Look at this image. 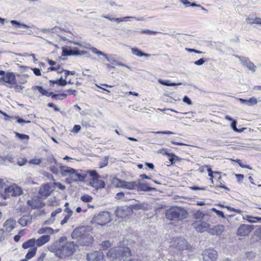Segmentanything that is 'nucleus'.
Masks as SVG:
<instances>
[{
  "label": "nucleus",
  "mask_w": 261,
  "mask_h": 261,
  "mask_svg": "<svg viewBox=\"0 0 261 261\" xmlns=\"http://www.w3.org/2000/svg\"><path fill=\"white\" fill-rule=\"evenodd\" d=\"M249 232V229H238L237 234L241 236H245Z\"/></svg>",
  "instance_id": "51"
},
{
  "label": "nucleus",
  "mask_w": 261,
  "mask_h": 261,
  "mask_svg": "<svg viewBox=\"0 0 261 261\" xmlns=\"http://www.w3.org/2000/svg\"><path fill=\"white\" fill-rule=\"evenodd\" d=\"M58 231V229L56 230H54V229H39L38 233L39 234L47 233L51 234L57 232Z\"/></svg>",
  "instance_id": "44"
},
{
  "label": "nucleus",
  "mask_w": 261,
  "mask_h": 261,
  "mask_svg": "<svg viewBox=\"0 0 261 261\" xmlns=\"http://www.w3.org/2000/svg\"><path fill=\"white\" fill-rule=\"evenodd\" d=\"M90 50L95 54L98 55V56H103L107 61L110 62L112 64H116V62L117 61L115 59H112L109 58H108V55L106 54L105 53L102 52L101 51L98 50L95 47H92L90 48Z\"/></svg>",
  "instance_id": "20"
},
{
  "label": "nucleus",
  "mask_w": 261,
  "mask_h": 261,
  "mask_svg": "<svg viewBox=\"0 0 261 261\" xmlns=\"http://www.w3.org/2000/svg\"><path fill=\"white\" fill-rule=\"evenodd\" d=\"M176 248L179 250H188L191 248L190 245L188 244L186 240L182 238H178L176 241Z\"/></svg>",
  "instance_id": "18"
},
{
  "label": "nucleus",
  "mask_w": 261,
  "mask_h": 261,
  "mask_svg": "<svg viewBox=\"0 0 261 261\" xmlns=\"http://www.w3.org/2000/svg\"><path fill=\"white\" fill-rule=\"evenodd\" d=\"M133 213L130 206L118 207L115 211L116 216L117 217L125 218Z\"/></svg>",
  "instance_id": "10"
},
{
  "label": "nucleus",
  "mask_w": 261,
  "mask_h": 261,
  "mask_svg": "<svg viewBox=\"0 0 261 261\" xmlns=\"http://www.w3.org/2000/svg\"><path fill=\"white\" fill-rule=\"evenodd\" d=\"M48 71H57L58 73H61L64 69L61 68V65H58L57 67H49L48 68Z\"/></svg>",
  "instance_id": "45"
},
{
  "label": "nucleus",
  "mask_w": 261,
  "mask_h": 261,
  "mask_svg": "<svg viewBox=\"0 0 261 261\" xmlns=\"http://www.w3.org/2000/svg\"><path fill=\"white\" fill-rule=\"evenodd\" d=\"M152 133L155 134H164V135H171V134H174L175 133L169 131V130H166V131H157V132H152Z\"/></svg>",
  "instance_id": "57"
},
{
  "label": "nucleus",
  "mask_w": 261,
  "mask_h": 261,
  "mask_svg": "<svg viewBox=\"0 0 261 261\" xmlns=\"http://www.w3.org/2000/svg\"><path fill=\"white\" fill-rule=\"evenodd\" d=\"M1 83H6L9 84H16V77L13 72H7L4 76L0 78Z\"/></svg>",
  "instance_id": "12"
},
{
  "label": "nucleus",
  "mask_w": 261,
  "mask_h": 261,
  "mask_svg": "<svg viewBox=\"0 0 261 261\" xmlns=\"http://www.w3.org/2000/svg\"><path fill=\"white\" fill-rule=\"evenodd\" d=\"M103 253L99 251H95L94 252L87 254L88 261H99L103 258Z\"/></svg>",
  "instance_id": "17"
},
{
  "label": "nucleus",
  "mask_w": 261,
  "mask_h": 261,
  "mask_svg": "<svg viewBox=\"0 0 261 261\" xmlns=\"http://www.w3.org/2000/svg\"><path fill=\"white\" fill-rule=\"evenodd\" d=\"M59 166L60 169L61 173L63 176H66L68 174L70 176L71 173H73L75 171V169L70 167H65L61 164H59Z\"/></svg>",
  "instance_id": "24"
},
{
  "label": "nucleus",
  "mask_w": 261,
  "mask_h": 261,
  "mask_svg": "<svg viewBox=\"0 0 261 261\" xmlns=\"http://www.w3.org/2000/svg\"><path fill=\"white\" fill-rule=\"evenodd\" d=\"M125 194V192H120L116 194V198L118 199L123 201Z\"/></svg>",
  "instance_id": "61"
},
{
  "label": "nucleus",
  "mask_w": 261,
  "mask_h": 261,
  "mask_svg": "<svg viewBox=\"0 0 261 261\" xmlns=\"http://www.w3.org/2000/svg\"><path fill=\"white\" fill-rule=\"evenodd\" d=\"M27 204L34 210L42 208L45 205V203L39 198L33 200H28Z\"/></svg>",
  "instance_id": "13"
},
{
  "label": "nucleus",
  "mask_w": 261,
  "mask_h": 261,
  "mask_svg": "<svg viewBox=\"0 0 261 261\" xmlns=\"http://www.w3.org/2000/svg\"><path fill=\"white\" fill-rule=\"evenodd\" d=\"M202 255L203 261H216L218 258L217 251L213 249L204 250Z\"/></svg>",
  "instance_id": "9"
},
{
  "label": "nucleus",
  "mask_w": 261,
  "mask_h": 261,
  "mask_svg": "<svg viewBox=\"0 0 261 261\" xmlns=\"http://www.w3.org/2000/svg\"><path fill=\"white\" fill-rule=\"evenodd\" d=\"M130 255V251L129 248L119 245L117 247H113L109 250L107 256L110 259L117 258L123 256Z\"/></svg>",
  "instance_id": "3"
},
{
  "label": "nucleus",
  "mask_w": 261,
  "mask_h": 261,
  "mask_svg": "<svg viewBox=\"0 0 261 261\" xmlns=\"http://www.w3.org/2000/svg\"><path fill=\"white\" fill-rule=\"evenodd\" d=\"M180 2L184 5L186 6V7H200V5H198L195 3H191L188 0H180Z\"/></svg>",
  "instance_id": "38"
},
{
  "label": "nucleus",
  "mask_w": 261,
  "mask_h": 261,
  "mask_svg": "<svg viewBox=\"0 0 261 261\" xmlns=\"http://www.w3.org/2000/svg\"><path fill=\"white\" fill-rule=\"evenodd\" d=\"M11 23L15 26L16 28H30L31 27L28 25L27 24H25L24 23H21L20 21L16 20H12L11 21Z\"/></svg>",
  "instance_id": "35"
},
{
  "label": "nucleus",
  "mask_w": 261,
  "mask_h": 261,
  "mask_svg": "<svg viewBox=\"0 0 261 261\" xmlns=\"http://www.w3.org/2000/svg\"><path fill=\"white\" fill-rule=\"evenodd\" d=\"M166 217L170 220H181L188 216L187 211L182 207L175 206L172 207L166 212Z\"/></svg>",
  "instance_id": "2"
},
{
  "label": "nucleus",
  "mask_w": 261,
  "mask_h": 261,
  "mask_svg": "<svg viewBox=\"0 0 261 261\" xmlns=\"http://www.w3.org/2000/svg\"><path fill=\"white\" fill-rule=\"evenodd\" d=\"M11 23L15 26L16 28H30L31 27L28 25L27 24H25L24 23H21L20 21L16 20H12L11 21Z\"/></svg>",
  "instance_id": "34"
},
{
  "label": "nucleus",
  "mask_w": 261,
  "mask_h": 261,
  "mask_svg": "<svg viewBox=\"0 0 261 261\" xmlns=\"http://www.w3.org/2000/svg\"><path fill=\"white\" fill-rule=\"evenodd\" d=\"M49 82L51 86H53L55 84H57L60 86L64 87L67 84V81H66V79H63L62 77H61L59 79L57 80H50Z\"/></svg>",
  "instance_id": "29"
},
{
  "label": "nucleus",
  "mask_w": 261,
  "mask_h": 261,
  "mask_svg": "<svg viewBox=\"0 0 261 261\" xmlns=\"http://www.w3.org/2000/svg\"><path fill=\"white\" fill-rule=\"evenodd\" d=\"M15 118L16 119L17 122L18 123H29L31 122V121L25 120L19 116H15Z\"/></svg>",
  "instance_id": "52"
},
{
  "label": "nucleus",
  "mask_w": 261,
  "mask_h": 261,
  "mask_svg": "<svg viewBox=\"0 0 261 261\" xmlns=\"http://www.w3.org/2000/svg\"><path fill=\"white\" fill-rule=\"evenodd\" d=\"M33 90H37L43 96L47 97L50 96L51 98L56 100H62L65 98L67 95L66 93L55 94L53 92H48L46 89H44L41 86H35L32 87Z\"/></svg>",
  "instance_id": "6"
},
{
  "label": "nucleus",
  "mask_w": 261,
  "mask_h": 261,
  "mask_svg": "<svg viewBox=\"0 0 261 261\" xmlns=\"http://www.w3.org/2000/svg\"><path fill=\"white\" fill-rule=\"evenodd\" d=\"M93 240V237L87 233V232L85 231H84L83 237H82V239L80 240V243L83 246H89L92 243Z\"/></svg>",
  "instance_id": "19"
},
{
  "label": "nucleus",
  "mask_w": 261,
  "mask_h": 261,
  "mask_svg": "<svg viewBox=\"0 0 261 261\" xmlns=\"http://www.w3.org/2000/svg\"><path fill=\"white\" fill-rule=\"evenodd\" d=\"M208 61V59H205L204 58H201L195 62H194V64L196 65L200 66L202 65L205 62Z\"/></svg>",
  "instance_id": "55"
},
{
  "label": "nucleus",
  "mask_w": 261,
  "mask_h": 261,
  "mask_svg": "<svg viewBox=\"0 0 261 261\" xmlns=\"http://www.w3.org/2000/svg\"><path fill=\"white\" fill-rule=\"evenodd\" d=\"M84 231L85 230L83 229H74L71 234L72 239H78L80 241L83 237Z\"/></svg>",
  "instance_id": "32"
},
{
  "label": "nucleus",
  "mask_w": 261,
  "mask_h": 261,
  "mask_svg": "<svg viewBox=\"0 0 261 261\" xmlns=\"http://www.w3.org/2000/svg\"><path fill=\"white\" fill-rule=\"evenodd\" d=\"M168 156H169V161L171 164H174L176 161H179L180 160L178 156L173 153H170Z\"/></svg>",
  "instance_id": "39"
},
{
  "label": "nucleus",
  "mask_w": 261,
  "mask_h": 261,
  "mask_svg": "<svg viewBox=\"0 0 261 261\" xmlns=\"http://www.w3.org/2000/svg\"><path fill=\"white\" fill-rule=\"evenodd\" d=\"M117 180L119 182V184L117 185V186L127 189H134L136 188L137 186L136 181L127 182L119 179H117Z\"/></svg>",
  "instance_id": "16"
},
{
  "label": "nucleus",
  "mask_w": 261,
  "mask_h": 261,
  "mask_svg": "<svg viewBox=\"0 0 261 261\" xmlns=\"http://www.w3.org/2000/svg\"><path fill=\"white\" fill-rule=\"evenodd\" d=\"M4 162H9L10 163H13L14 162V159L12 155H7L4 156L2 158Z\"/></svg>",
  "instance_id": "48"
},
{
  "label": "nucleus",
  "mask_w": 261,
  "mask_h": 261,
  "mask_svg": "<svg viewBox=\"0 0 261 261\" xmlns=\"http://www.w3.org/2000/svg\"><path fill=\"white\" fill-rule=\"evenodd\" d=\"M35 243L36 242L35 239H31L24 243L22 245V247L24 249H28L29 248L33 247Z\"/></svg>",
  "instance_id": "36"
},
{
  "label": "nucleus",
  "mask_w": 261,
  "mask_h": 261,
  "mask_svg": "<svg viewBox=\"0 0 261 261\" xmlns=\"http://www.w3.org/2000/svg\"><path fill=\"white\" fill-rule=\"evenodd\" d=\"M47 106L49 108H54V110L56 112H59L60 111V109L53 102H49L47 104Z\"/></svg>",
  "instance_id": "63"
},
{
  "label": "nucleus",
  "mask_w": 261,
  "mask_h": 261,
  "mask_svg": "<svg viewBox=\"0 0 261 261\" xmlns=\"http://www.w3.org/2000/svg\"><path fill=\"white\" fill-rule=\"evenodd\" d=\"M112 220L110 213L102 212L95 216L92 220V223L95 226H103L106 225Z\"/></svg>",
  "instance_id": "4"
},
{
  "label": "nucleus",
  "mask_w": 261,
  "mask_h": 261,
  "mask_svg": "<svg viewBox=\"0 0 261 261\" xmlns=\"http://www.w3.org/2000/svg\"><path fill=\"white\" fill-rule=\"evenodd\" d=\"M32 217L30 215H24L18 220V223L21 227L28 226L32 223Z\"/></svg>",
  "instance_id": "22"
},
{
  "label": "nucleus",
  "mask_w": 261,
  "mask_h": 261,
  "mask_svg": "<svg viewBox=\"0 0 261 261\" xmlns=\"http://www.w3.org/2000/svg\"><path fill=\"white\" fill-rule=\"evenodd\" d=\"M40 30L41 31H42V32H44V33H49V32H52V33H58L59 32V31L61 30L60 28H57V27H55L54 28H52V29H40Z\"/></svg>",
  "instance_id": "40"
},
{
  "label": "nucleus",
  "mask_w": 261,
  "mask_h": 261,
  "mask_svg": "<svg viewBox=\"0 0 261 261\" xmlns=\"http://www.w3.org/2000/svg\"><path fill=\"white\" fill-rule=\"evenodd\" d=\"M37 247H34L33 249H30L28 253L25 255V257L29 260L32 258L36 253Z\"/></svg>",
  "instance_id": "37"
},
{
  "label": "nucleus",
  "mask_w": 261,
  "mask_h": 261,
  "mask_svg": "<svg viewBox=\"0 0 261 261\" xmlns=\"http://www.w3.org/2000/svg\"><path fill=\"white\" fill-rule=\"evenodd\" d=\"M73 176H76L77 181H84L85 178V176L81 173H77L75 171V173L73 175Z\"/></svg>",
  "instance_id": "53"
},
{
  "label": "nucleus",
  "mask_w": 261,
  "mask_h": 261,
  "mask_svg": "<svg viewBox=\"0 0 261 261\" xmlns=\"http://www.w3.org/2000/svg\"><path fill=\"white\" fill-rule=\"evenodd\" d=\"M62 210L61 208H58L56 209L55 211H53L51 213V216L50 218L46 220L44 222L46 224H50L51 223H53V222L55 220V217L58 214L62 212Z\"/></svg>",
  "instance_id": "30"
},
{
  "label": "nucleus",
  "mask_w": 261,
  "mask_h": 261,
  "mask_svg": "<svg viewBox=\"0 0 261 261\" xmlns=\"http://www.w3.org/2000/svg\"><path fill=\"white\" fill-rule=\"evenodd\" d=\"M23 193L22 189L17 185L14 184L5 188L4 193L1 194V197L6 199L9 196H17Z\"/></svg>",
  "instance_id": "5"
},
{
  "label": "nucleus",
  "mask_w": 261,
  "mask_h": 261,
  "mask_svg": "<svg viewBox=\"0 0 261 261\" xmlns=\"http://www.w3.org/2000/svg\"><path fill=\"white\" fill-rule=\"evenodd\" d=\"M101 17H103L105 18H106L107 19H109V20L116 22L117 23H120L121 22H122V21H126L129 20V19H130V18L135 19L138 21L143 20V18L142 17L138 18L137 17H133V16H125V17H121V18H114L111 16L103 15L101 16Z\"/></svg>",
  "instance_id": "11"
},
{
  "label": "nucleus",
  "mask_w": 261,
  "mask_h": 261,
  "mask_svg": "<svg viewBox=\"0 0 261 261\" xmlns=\"http://www.w3.org/2000/svg\"><path fill=\"white\" fill-rule=\"evenodd\" d=\"M236 57L239 58L243 65L246 66L249 70L253 72L255 71L256 66L248 58L244 57L241 58L239 56H236Z\"/></svg>",
  "instance_id": "14"
},
{
  "label": "nucleus",
  "mask_w": 261,
  "mask_h": 261,
  "mask_svg": "<svg viewBox=\"0 0 261 261\" xmlns=\"http://www.w3.org/2000/svg\"><path fill=\"white\" fill-rule=\"evenodd\" d=\"M108 164V158L106 157L103 162H101L99 163V166L100 168H102L106 166H107Z\"/></svg>",
  "instance_id": "60"
},
{
  "label": "nucleus",
  "mask_w": 261,
  "mask_h": 261,
  "mask_svg": "<svg viewBox=\"0 0 261 261\" xmlns=\"http://www.w3.org/2000/svg\"><path fill=\"white\" fill-rule=\"evenodd\" d=\"M88 173L92 178V180H95L100 178V175L95 170H89L88 171Z\"/></svg>",
  "instance_id": "42"
},
{
  "label": "nucleus",
  "mask_w": 261,
  "mask_h": 261,
  "mask_svg": "<svg viewBox=\"0 0 261 261\" xmlns=\"http://www.w3.org/2000/svg\"><path fill=\"white\" fill-rule=\"evenodd\" d=\"M15 136L17 138H18L20 140H29L30 138V137L29 135L24 134H20L18 132H14Z\"/></svg>",
  "instance_id": "43"
},
{
  "label": "nucleus",
  "mask_w": 261,
  "mask_h": 261,
  "mask_svg": "<svg viewBox=\"0 0 261 261\" xmlns=\"http://www.w3.org/2000/svg\"><path fill=\"white\" fill-rule=\"evenodd\" d=\"M136 187L138 191H143V192H150L155 191L156 189L154 188H152L149 186V184L145 182H140L136 181Z\"/></svg>",
  "instance_id": "15"
},
{
  "label": "nucleus",
  "mask_w": 261,
  "mask_h": 261,
  "mask_svg": "<svg viewBox=\"0 0 261 261\" xmlns=\"http://www.w3.org/2000/svg\"><path fill=\"white\" fill-rule=\"evenodd\" d=\"M182 101L188 105H192V100L188 96H185L182 99Z\"/></svg>",
  "instance_id": "64"
},
{
  "label": "nucleus",
  "mask_w": 261,
  "mask_h": 261,
  "mask_svg": "<svg viewBox=\"0 0 261 261\" xmlns=\"http://www.w3.org/2000/svg\"><path fill=\"white\" fill-rule=\"evenodd\" d=\"M48 249L59 257L64 258L73 254L75 251V245L73 242H67L66 238L63 237L59 242L50 245Z\"/></svg>",
  "instance_id": "1"
},
{
  "label": "nucleus",
  "mask_w": 261,
  "mask_h": 261,
  "mask_svg": "<svg viewBox=\"0 0 261 261\" xmlns=\"http://www.w3.org/2000/svg\"><path fill=\"white\" fill-rule=\"evenodd\" d=\"M130 207L132 210L133 209L135 210H143V211H147L150 208V205L148 203L146 202L143 203H136L135 204H133L130 205Z\"/></svg>",
  "instance_id": "23"
},
{
  "label": "nucleus",
  "mask_w": 261,
  "mask_h": 261,
  "mask_svg": "<svg viewBox=\"0 0 261 261\" xmlns=\"http://www.w3.org/2000/svg\"><path fill=\"white\" fill-rule=\"evenodd\" d=\"M237 121L234 119L233 120H232V121H231V123L230 124L231 128L234 132H238V133H241V132H243V130L244 129V128H243L242 129L237 128Z\"/></svg>",
  "instance_id": "41"
},
{
  "label": "nucleus",
  "mask_w": 261,
  "mask_h": 261,
  "mask_svg": "<svg viewBox=\"0 0 261 261\" xmlns=\"http://www.w3.org/2000/svg\"><path fill=\"white\" fill-rule=\"evenodd\" d=\"M111 246V243L109 241H103L101 244V248L103 250H105L107 249L109 247Z\"/></svg>",
  "instance_id": "50"
},
{
  "label": "nucleus",
  "mask_w": 261,
  "mask_h": 261,
  "mask_svg": "<svg viewBox=\"0 0 261 261\" xmlns=\"http://www.w3.org/2000/svg\"><path fill=\"white\" fill-rule=\"evenodd\" d=\"M248 20H252V22H248L249 24H252L253 23H256L258 24H261V18L259 17H255L254 19L252 18H248Z\"/></svg>",
  "instance_id": "56"
},
{
  "label": "nucleus",
  "mask_w": 261,
  "mask_h": 261,
  "mask_svg": "<svg viewBox=\"0 0 261 261\" xmlns=\"http://www.w3.org/2000/svg\"><path fill=\"white\" fill-rule=\"evenodd\" d=\"M41 159H33L30 160L29 164H32V165H38L41 163Z\"/></svg>",
  "instance_id": "54"
},
{
  "label": "nucleus",
  "mask_w": 261,
  "mask_h": 261,
  "mask_svg": "<svg viewBox=\"0 0 261 261\" xmlns=\"http://www.w3.org/2000/svg\"><path fill=\"white\" fill-rule=\"evenodd\" d=\"M238 228H261V225L242 224Z\"/></svg>",
  "instance_id": "46"
},
{
  "label": "nucleus",
  "mask_w": 261,
  "mask_h": 261,
  "mask_svg": "<svg viewBox=\"0 0 261 261\" xmlns=\"http://www.w3.org/2000/svg\"><path fill=\"white\" fill-rule=\"evenodd\" d=\"M212 211L213 212H215L217 214V215L219 217H220L222 218H223V219L225 218L224 214L222 211L218 210L216 208H212Z\"/></svg>",
  "instance_id": "49"
},
{
  "label": "nucleus",
  "mask_w": 261,
  "mask_h": 261,
  "mask_svg": "<svg viewBox=\"0 0 261 261\" xmlns=\"http://www.w3.org/2000/svg\"><path fill=\"white\" fill-rule=\"evenodd\" d=\"M204 214L200 210L196 211L193 217L195 219L199 220L193 223L194 228H210V224L203 220Z\"/></svg>",
  "instance_id": "7"
},
{
  "label": "nucleus",
  "mask_w": 261,
  "mask_h": 261,
  "mask_svg": "<svg viewBox=\"0 0 261 261\" xmlns=\"http://www.w3.org/2000/svg\"><path fill=\"white\" fill-rule=\"evenodd\" d=\"M47 161L49 162V163H54L56 165L59 166V164L57 161V160L55 158V157L52 155L51 156H49L47 158Z\"/></svg>",
  "instance_id": "59"
},
{
  "label": "nucleus",
  "mask_w": 261,
  "mask_h": 261,
  "mask_svg": "<svg viewBox=\"0 0 261 261\" xmlns=\"http://www.w3.org/2000/svg\"><path fill=\"white\" fill-rule=\"evenodd\" d=\"M52 192L50 186L49 184H46L44 185L39 191V194L45 197L49 196Z\"/></svg>",
  "instance_id": "21"
},
{
  "label": "nucleus",
  "mask_w": 261,
  "mask_h": 261,
  "mask_svg": "<svg viewBox=\"0 0 261 261\" xmlns=\"http://www.w3.org/2000/svg\"><path fill=\"white\" fill-rule=\"evenodd\" d=\"M50 240V237L48 234H44L42 236L37 240H35L36 245L38 246H41L45 243L49 242Z\"/></svg>",
  "instance_id": "27"
},
{
  "label": "nucleus",
  "mask_w": 261,
  "mask_h": 261,
  "mask_svg": "<svg viewBox=\"0 0 261 261\" xmlns=\"http://www.w3.org/2000/svg\"><path fill=\"white\" fill-rule=\"evenodd\" d=\"M132 199H133V198L132 196H131V194L129 192H125L123 201H128Z\"/></svg>",
  "instance_id": "62"
},
{
  "label": "nucleus",
  "mask_w": 261,
  "mask_h": 261,
  "mask_svg": "<svg viewBox=\"0 0 261 261\" xmlns=\"http://www.w3.org/2000/svg\"><path fill=\"white\" fill-rule=\"evenodd\" d=\"M17 222L13 218H10L7 220L4 224L6 228H15L16 227Z\"/></svg>",
  "instance_id": "31"
},
{
  "label": "nucleus",
  "mask_w": 261,
  "mask_h": 261,
  "mask_svg": "<svg viewBox=\"0 0 261 261\" xmlns=\"http://www.w3.org/2000/svg\"><path fill=\"white\" fill-rule=\"evenodd\" d=\"M90 185L96 189L104 188L106 186L105 182L97 178L95 180H92L90 182Z\"/></svg>",
  "instance_id": "25"
},
{
  "label": "nucleus",
  "mask_w": 261,
  "mask_h": 261,
  "mask_svg": "<svg viewBox=\"0 0 261 261\" xmlns=\"http://www.w3.org/2000/svg\"><path fill=\"white\" fill-rule=\"evenodd\" d=\"M132 53L138 57H145L146 58H149L150 57V55L146 53H143L141 49L137 48V47H133L131 48Z\"/></svg>",
  "instance_id": "28"
},
{
  "label": "nucleus",
  "mask_w": 261,
  "mask_h": 261,
  "mask_svg": "<svg viewBox=\"0 0 261 261\" xmlns=\"http://www.w3.org/2000/svg\"><path fill=\"white\" fill-rule=\"evenodd\" d=\"M81 200L84 202H90L92 197L88 194H84L81 197Z\"/></svg>",
  "instance_id": "47"
},
{
  "label": "nucleus",
  "mask_w": 261,
  "mask_h": 261,
  "mask_svg": "<svg viewBox=\"0 0 261 261\" xmlns=\"http://www.w3.org/2000/svg\"><path fill=\"white\" fill-rule=\"evenodd\" d=\"M238 100L242 104H244L248 106H252L257 103V101L254 97H251L249 99H245L242 98H238Z\"/></svg>",
  "instance_id": "26"
},
{
  "label": "nucleus",
  "mask_w": 261,
  "mask_h": 261,
  "mask_svg": "<svg viewBox=\"0 0 261 261\" xmlns=\"http://www.w3.org/2000/svg\"><path fill=\"white\" fill-rule=\"evenodd\" d=\"M141 34H147L149 35H156L158 33V32L154 31H150L149 30H143L140 32Z\"/></svg>",
  "instance_id": "58"
},
{
  "label": "nucleus",
  "mask_w": 261,
  "mask_h": 261,
  "mask_svg": "<svg viewBox=\"0 0 261 261\" xmlns=\"http://www.w3.org/2000/svg\"><path fill=\"white\" fill-rule=\"evenodd\" d=\"M62 51V56L64 57L81 56L87 53L85 51L80 50L77 47H71L68 46H63Z\"/></svg>",
  "instance_id": "8"
},
{
  "label": "nucleus",
  "mask_w": 261,
  "mask_h": 261,
  "mask_svg": "<svg viewBox=\"0 0 261 261\" xmlns=\"http://www.w3.org/2000/svg\"><path fill=\"white\" fill-rule=\"evenodd\" d=\"M158 82L160 84L166 86H175L182 85L181 83H172L169 80H162L161 79L158 80Z\"/></svg>",
  "instance_id": "33"
}]
</instances>
